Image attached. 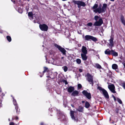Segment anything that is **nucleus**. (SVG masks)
<instances>
[{"label":"nucleus","mask_w":125,"mask_h":125,"mask_svg":"<svg viewBox=\"0 0 125 125\" xmlns=\"http://www.w3.org/2000/svg\"><path fill=\"white\" fill-rule=\"evenodd\" d=\"M82 86L80 84H78L77 85V88L78 89H80L82 88Z\"/></svg>","instance_id":"4c0bfd02"},{"label":"nucleus","mask_w":125,"mask_h":125,"mask_svg":"<svg viewBox=\"0 0 125 125\" xmlns=\"http://www.w3.org/2000/svg\"><path fill=\"white\" fill-rule=\"evenodd\" d=\"M83 108L82 106H80L79 107L78 109L76 110L80 112H82L83 111Z\"/></svg>","instance_id":"cd10ccee"},{"label":"nucleus","mask_w":125,"mask_h":125,"mask_svg":"<svg viewBox=\"0 0 125 125\" xmlns=\"http://www.w3.org/2000/svg\"><path fill=\"white\" fill-rule=\"evenodd\" d=\"M28 16L29 17L32 18L33 17V13L32 12H30L28 13Z\"/></svg>","instance_id":"2f4dec72"},{"label":"nucleus","mask_w":125,"mask_h":125,"mask_svg":"<svg viewBox=\"0 0 125 125\" xmlns=\"http://www.w3.org/2000/svg\"><path fill=\"white\" fill-rule=\"evenodd\" d=\"M73 2L74 4H76L78 5V7L79 8H80L81 6L84 7L86 5L85 3L82 1L74 0L73 1Z\"/></svg>","instance_id":"39448f33"},{"label":"nucleus","mask_w":125,"mask_h":125,"mask_svg":"<svg viewBox=\"0 0 125 125\" xmlns=\"http://www.w3.org/2000/svg\"><path fill=\"white\" fill-rule=\"evenodd\" d=\"M120 111V109L118 107L116 108L114 110L115 113H116L117 115L119 113Z\"/></svg>","instance_id":"c756f323"},{"label":"nucleus","mask_w":125,"mask_h":125,"mask_svg":"<svg viewBox=\"0 0 125 125\" xmlns=\"http://www.w3.org/2000/svg\"><path fill=\"white\" fill-rule=\"evenodd\" d=\"M49 80V79H47V81H48V80Z\"/></svg>","instance_id":"4d7b16f0"},{"label":"nucleus","mask_w":125,"mask_h":125,"mask_svg":"<svg viewBox=\"0 0 125 125\" xmlns=\"http://www.w3.org/2000/svg\"><path fill=\"white\" fill-rule=\"evenodd\" d=\"M63 82H64L65 83V84H66V85L67 84H68V82H67V81L65 80H64L63 81Z\"/></svg>","instance_id":"79ce46f5"},{"label":"nucleus","mask_w":125,"mask_h":125,"mask_svg":"<svg viewBox=\"0 0 125 125\" xmlns=\"http://www.w3.org/2000/svg\"><path fill=\"white\" fill-rule=\"evenodd\" d=\"M115 85L113 84L108 85V88L112 93H116V92L115 90Z\"/></svg>","instance_id":"f8f14e48"},{"label":"nucleus","mask_w":125,"mask_h":125,"mask_svg":"<svg viewBox=\"0 0 125 125\" xmlns=\"http://www.w3.org/2000/svg\"><path fill=\"white\" fill-rule=\"evenodd\" d=\"M97 68L98 69H101L102 67L98 63H96L95 64V67Z\"/></svg>","instance_id":"7c9ffc66"},{"label":"nucleus","mask_w":125,"mask_h":125,"mask_svg":"<svg viewBox=\"0 0 125 125\" xmlns=\"http://www.w3.org/2000/svg\"><path fill=\"white\" fill-rule=\"evenodd\" d=\"M101 5H100V7H99L98 8L94 10V12L95 13H97L98 12L99 13H101L104 12L102 10V8H101Z\"/></svg>","instance_id":"ddd939ff"},{"label":"nucleus","mask_w":125,"mask_h":125,"mask_svg":"<svg viewBox=\"0 0 125 125\" xmlns=\"http://www.w3.org/2000/svg\"><path fill=\"white\" fill-rule=\"evenodd\" d=\"M97 88L99 90L103 92V94L105 98L106 99H108L109 98V96L107 91L104 88L100 86H98Z\"/></svg>","instance_id":"20e7f679"},{"label":"nucleus","mask_w":125,"mask_h":125,"mask_svg":"<svg viewBox=\"0 0 125 125\" xmlns=\"http://www.w3.org/2000/svg\"><path fill=\"white\" fill-rule=\"evenodd\" d=\"M87 54H81V56L82 60L83 61H86L88 58L87 56L86 55Z\"/></svg>","instance_id":"6ab92c4d"},{"label":"nucleus","mask_w":125,"mask_h":125,"mask_svg":"<svg viewBox=\"0 0 125 125\" xmlns=\"http://www.w3.org/2000/svg\"><path fill=\"white\" fill-rule=\"evenodd\" d=\"M121 86H122L124 89L125 90V82H124L121 83Z\"/></svg>","instance_id":"58836bf2"},{"label":"nucleus","mask_w":125,"mask_h":125,"mask_svg":"<svg viewBox=\"0 0 125 125\" xmlns=\"http://www.w3.org/2000/svg\"><path fill=\"white\" fill-rule=\"evenodd\" d=\"M62 68L65 72H66L67 71L68 68L66 66H64L62 67Z\"/></svg>","instance_id":"f704fd0d"},{"label":"nucleus","mask_w":125,"mask_h":125,"mask_svg":"<svg viewBox=\"0 0 125 125\" xmlns=\"http://www.w3.org/2000/svg\"><path fill=\"white\" fill-rule=\"evenodd\" d=\"M111 50H110L109 49H107L104 51V53L105 54L107 55H111Z\"/></svg>","instance_id":"412c9836"},{"label":"nucleus","mask_w":125,"mask_h":125,"mask_svg":"<svg viewBox=\"0 0 125 125\" xmlns=\"http://www.w3.org/2000/svg\"><path fill=\"white\" fill-rule=\"evenodd\" d=\"M122 63L123 64V65L124 66V67L125 68V63L123 62Z\"/></svg>","instance_id":"de8ad7c7"},{"label":"nucleus","mask_w":125,"mask_h":125,"mask_svg":"<svg viewBox=\"0 0 125 125\" xmlns=\"http://www.w3.org/2000/svg\"><path fill=\"white\" fill-rule=\"evenodd\" d=\"M112 67L113 69H116L118 68V66L117 64H114L112 65Z\"/></svg>","instance_id":"bb28decb"},{"label":"nucleus","mask_w":125,"mask_h":125,"mask_svg":"<svg viewBox=\"0 0 125 125\" xmlns=\"http://www.w3.org/2000/svg\"><path fill=\"white\" fill-rule=\"evenodd\" d=\"M13 99V104L15 106V109L16 110V112L17 114H19L20 113V109L18 106V104H17L16 100L14 97H12Z\"/></svg>","instance_id":"423d86ee"},{"label":"nucleus","mask_w":125,"mask_h":125,"mask_svg":"<svg viewBox=\"0 0 125 125\" xmlns=\"http://www.w3.org/2000/svg\"><path fill=\"white\" fill-rule=\"evenodd\" d=\"M49 72V70L48 68L45 67H44V71L42 72V74L43 75L44 73L45 72L48 73Z\"/></svg>","instance_id":"b1692460"},{"label":"nucleus","mask_w":125,"mask_h":125,"mask_svg":"<svg viewBox=\"0 0 125 125\" xmlns=\"http://www.w3.org/2000/svg\"><path fill=\"white\" fill-rule=\"evenodd\" d=\"M54 45L58 49L60 52L62 53L63 55H66V51L64 48L58 45L56 43H54Z\"/></svg>","instance_id":"7ed1b4c3"},{"label":"nucleus","mask_w":125,"mask_h":125,"mask_svg":"<svg viewBox=\"0 0 125 125\" xmlns=\"http://www.w3.org/2000/svg\"><path fill=\"white\" fill-rule=\"evenodd\" d=\"M93 25V23L92 22H89L87 24V25L89 26H91Z\"/></svg>","instance_id":"ea45409f"},{"label":"nucleus","mask_w":125,"mask_h":125,"mask_svg":"<svg viewBox=\"0 0 125 125\" xmlns=\"http://www.w3.org/2000/svg\"><path fill=\"white\" fill-rule=\"evenodd\" d=\"M11 0V1L13 2V3H15V0Z\"/></svg>","instance_id":"3c124183"},{"label":"nucleus","mask_w":125,"mask_h":125,"mask_svg":"<svg viewBox=\"0 0 125 125\" xmlns=\"http://www.w3.org/2000/svg\"><path fill=\"white\" fill-rule=\"evenodd\" d=\"M86 76H87V80L90 84H91L92 86H93L94 82L93 76H92L91 74L89 73H87Z\"/></svg>","instance_id":"f03ea898"},{"label":"nucleus","mask_w":125,"mask_h":125,"mask_svg":"<svg viewBox=\"0 0 125 125\" xmlns=\"http://www.w3.org/2000/svg\"><path fill=\"white\" fill-rule=\"evenodd\" d=\"M74 87L70 86L67 89V91L69 93H71L74 90Z\"/></svg>","instance_id":"aec40b11"},{"label":"nucleus","mask_w":125,"mask_h":125,"mask_svg":"<svg viewBox=\"0 0 125 125\" xmlns=\"http://www.w3.org/2000/svg\"><path fill=\"white\" fill-rule=\"evenodd\" d=\"M40 125H44V124L43 122L41 123L40 124Z\"/></svg>","instance_id":"09e8293b"},{"label":"nucleus","mask_w":125,"mask_h":125,"mask_svg":"<svg viewBox=\"0 0 125 125\" xmlns=\"http://www.w3.org/2000/svg\"><path fill=\"white\" fill-rule=\"evenodd\" d=\"M107 4L106 3H104L103 5V7H102V10L104 12L106 10V8L107 7Z\"/></svg>","instance_id":"4be33fe9"},{"label":"nucleus","mask_w":125,"mask_h":125,"mask_svg":"<svg viewBox=\"0 0 125 125\" xmlns=\"http://www.w3.org/2000/svg\"><path fill=\"white\" fill-rule=\"evenodd\" d=\"M79 71L81 73L82 72H83V70L81 69H79Z\"/></svg>","instance_id":"49530a36"},{"label":"nucleus","mask_w":125,"mask_h":125,"mask_svg":"<svg viewBox=\"0 0 125 125\" xmlns=\"http://www.w3.org/2000/svg\"><path fill=\"white\" fill-rule=\"evenodd\" d=\"M85 106L86 108H88L90 106V104L88 102L86 101L85 103Z\"/></svg>","instance_id":"c85d7f7f"},{"label":"nucleus","mask_w":125,"mask_h":125,"mask_svg":"<svg viewBox=\"0 0 125 125\" xmlns=\"http://www.w3.org/2000/svg\"><path fill=\"white\" fill-rule=\"evenodd\" d=\"M117 100L118 102L120 104H122V102L121 100L119 98H117Z\"/></svg>","instance_id":"e433bc0d"},{"label":"nucleus","mask_w":125,"mask_h":125,"mask_svg":"<svg viewBox=\"0 0 125 125\" xmlns=\"http://www.w3.org/2000/svg\"><path fill=\"white\" fill-rule=\"evenodd\" d=\"M18 11L19 12L21 13H22L23 12L22 10L21 9V8H19L18 9Z\"/></svg>","instance_id":"a19ab883"},{"label":"nucleus","mask_w":125,"mask_h":125,"mask_svg":"<svg viewBox=\"0 0 125 125\" xmlns=\"http://www.w3.org/2000/svg\"><path fill=\"white\" fill-rule=\"evenodd\" d=\"M39 27L41 31H47L48 28V26L46 24H40L39 25Z\"/></svg>","instance_id":"1a4fd4ad"},{"label":"nucleus","mask_w":125,"mask_h":125,"mask_svg":"<svg viewBox=\"0 0 125 125\" xmlns=\"http://www.w3.org/2000/svg\"><path fill=\"white\" fill-rule=\"evenodd\" d=\"M10 125H14V123L13 122H11L10 123Z\"/></svg>","instance_id":"c03bdc74"},{"label":"nucleus","mask_w":125,"mask_h":125,"mask_svg":"<svg viewBox=\"0 0 125 125\" xmlns=\"http://www.w3.org/2000/svg\"><path fill=\"white\" fill-rule=\"evenodd\" d=\"M115 71L117 73H119V70L118 68H117V69H115Z\"/></svg>","instance_id":"a18cd8bd"},{"label":"nucleus","mask_w":125,"mask_h":125,"mask_svg":"<svg viewBox=\"0 0 125 125\" xmlns=\"http://www.w3.org/2000/svg\"><path fill=\"white\" fill-rule=\"evenodd\" d=\"M63 58H64V57H62L61 58V59H63Z\"/></svg>","instance_id":"5fc2aeb1"},{"label":"nucleus","mask_w":125,"mask_h":125,"mask_svg":"<svg viewBox=\"0 0 125 125\" xmlns=\"http://www.w3.org/2000/svg\"><path fill=\"white\" fill-rule=\"evenodd\" d=\"M15 119H16V120H18V117H17V116H16V117H15Z\"/></svg>","instance_id":"8fccbe9b"},{"label":"nucleus","mask_w":125,"mask_h":125,"mask_svg":"<svg viewBox=\"0 0 125 125\" xmlns=\"http://www.w3.org/2000/svg\"><path fill=\"white\" fill-rule=\"evenodd\" d=\"M76 62L78 64H80L81 63V60L79 59H76Z\"/></svg>","instance_id":"72a5a7b5"},{"label":"nucleus","mask_w":125,"mask_h":125,"mask_svg":"<svg viewBox=\"0 0 125 125\" xmlns=\"http://www.w3.org/2000/svg\"><path fill=\"white\" fill-rule=\"evenodd\" d=\"M111 55H112L113 56H118V53L112 50H111Z\"/></svg>","instance_id":"5701e85b"},{"label":"nucleus","mask_w":125,"mask_h":125,"mask_svg":"<svg viewBox=\"0 0 125 125\" xmlns=\"http://www.w3.org/2000/svg\"><path fill=\"white\" fill-rule=\"evenodd\" d=\"M94 19L96 21L94 23V26H100L103 23V21L102 19L100 18V17L98 16H95Z\"/></svg>","instance_id":"f257e3e1"},{"label":"nucleus","mask_w":125,"mask_h":125,"mask_svg":"<svg viewBox=\"0 0 125 125\" xmlns=\"http://www.w3.org/2000/svg\"><path fill=\"white\" fill-rule=\"evenodd\" d=\"M112 73L110 70H109L108 73H107V76H109V77L110 78H111L112 77Z\"/></svg>","instance_id":"393cba45"},{"label":"nucleus","mask_w":125,"mask_h":125,"mask_svg":"<svg viewBox=\"0 0 125 125\" xmlns=\"http://www.w3.org/2000/svg\"><path fill=\"white\" fill-rule=\"evenodd\" d=\"M19 1H20L21 0H19Z\"/></svg>","instance_id":"052dcab7"},{"label":"nucleus","mask_w":125,"mask_h":125,"mask_svg":"<svg viewBox=\"0 0 125 125\" xmlns=\"http://www.w3.org/2000/svg\"><path fill=\"white\" fill-rule=\"evenodd\" d=\"M79 92L77 91L74 90L71 94V95L74 97L77 96H79Z\"/></svg>","instance_id":"a211bd4d"},{"label":"nucleus","mask_w":125,"mask_h":125,"mask_svg":"<svg viewBox=\"0 0 125 125\" xmlns=\"http://www.w3.org/2000/svg\"><path fill=\"white\" fill-rule=\"evenodd\" d=\"M71 106L73 108H74V105H73V104H71Z\"/></svg>","instance_id":"603ef678"},{"label":"nucleus","mask_w":125,"mask_h":125,"mask_svg":"<svg viewBox=\"0 0 125 125\" xmlns=\"http://www.w3.org/2000/svg\"><path fill=\"white\" fill-rule=\"evenodd\" d=\"M74 111H72L71 110L70 111V115L71 116L72 118L74 119V120H78V118H77L76 119V118L74 116Z\"/></svg>","instance_id":"f3484780"},{"label":"nucleus","mask_w":125,"mask_h":125,"mask_svg":"<svg viewBox=\"0 0 125 125\" xmlns=\"http://www.w3.org/2000/svg\"><path fill=\"white\" fill-rule=\"evenodd\" d=\"M84 102H85V101H82V103H84Z\"/></svg>","instance_id":"864d4df0"},{"label":"nucleus","mask_w":125,"mask_h":125,"mask_svg":"<svg viewBox=\"0 0 125 125\" xmlns=\"http://www.w3.org/2000/svg\"><path fill=\"white\" fill-rule=\"evenodd\" d=\"M114 38L113 37H111L110 39L109 40V41L110 44H109V45L111 47L114 46Z\"/></svg>","instance_id":"2eb2a0df"},{"label":"nucleus","mask_w":125,"mask_h":125,"mask_svg":"<svg viewBox=\"0 0 125 125\" xmlns=\"http://www.w3.org/2000/svg\"><path fill=\"white\" fill-rule=\"evenodd\" d=\"M115 85L113 84L108 85V88L112 93H116V92L115 90Z\"/></svg>","instance_id":"9b49d317"},{"label":"nucleus","mask_w":125,"mask_h":125,"mask_svg":"<svg viewBox=\"0 0 125 125\" xmlns=\"http://www.w3.org/2000/svg\"><path fill=\"white\" fill-rule=\"evenodd\" d=\"M84 38L85 41H90V40H91L94 42H96L98 41V40L96 38L90 35H86L85 36Z\"/></svg>","instance_id":"0eeeda50"},{"label":"nucleus","mask_w":125,"mask_h":125,"mask_svg":"<svg viewBox=\"0 0 125 125\" xmlns=\"http://www.w3.org/2000/svg\"><path fill=\"white\" fill-rule=\"evenodd\" d=\"M6 38L8 41L9 42H10L11 41V37L9 36H7Z\"/></svg>","instance_id":"473e14b6"},{"label":"nucleus","mask_w":125,"mask_h":125,"mask_svg":"<svg viewBox=\"0 0 125 125\" xmlns=\"http://www.w3.org/2000/svg\"><path fill=\"white\" fill-rule=\"evenodd\" d=\"M98 5L97 4H95L92 7V8L93 9H96L98 7Z\"/></svg>","instance_id":"c9c22d12"},{"label":"nucleus","mask_w":125,"mask_h":125,"mask_svg":"<svg viewBox=\"0 0 125 125\" xmlns=\"http://www.w3.org/2000/svg\"><path fill=\"white\" fill-rule=\"evenodd\" d=\"M28 1H29L30 0H27Z\"/></svg>","instance_id":"13d9d810"},{"label":"nucleus","mask_w":125,"mask_h":125,"mask_svg":"<svg viewBox=\"0 0 125 125\" xmlns=\"http://www.w3.org/2000/svg\"><path fill=\"white\" fill-rule=\"evenodd\" d=\"M83 94L88 99L90 100L91 98V94L88 92L87 90H84L82 92Z\"/></svg>","instance_id":"9d476101"},{"label":"nucleus","mask_w":125,"mask_h":125,"mask_svg":"<svg viewBox=\"0 0 125 125\" xmlns=\"http://www.w3.org/2000/svg\"><path fill=\"white\" fill-rule=\"evenodd\" d=\"M42 76H41V75H40V77H42Z\"/></svg>","instance_id":"bf43d9fd"},{"label":"nucleus","mask_w":125,"mask_h":125,"mask_svg":"<svg viewBox=\"0 0 125 125\" xmlns=\"http://www.w3.org/2000/svg\"><path fill=\"white\" fill-rule=\"evenodd\" d=\"M112 96L114 98V100L115 101H116V99L115 97L113 95Z\"/></svg>","instance_id":"37998d69"},{"label":"nucleus","mask_w":125,"mask_h":125,"mask_svg":"<svg viewBox=\"0 0 125 125\" xmlns=\"http://www.w3.org/2000/svg\"><path fill=\"white\" fill-rule=\"evenodd\" d=\"M58 114L59 117L58 118V119L60 120L61 121H65L67 120L66 118H65V115L62 112H61L60 111H59L58 112Z\"/></svg>","instance_id":"6e6552de"},{"label":"nucleus","mask_w":125,"mask_h":125,"mask_svg":"<svg viewBox=\"0 0 125 125\" xmlns=\"http://www.w3.org/2000/svg\"><path fill=\"white\" fill-rule=\"evenodd\" d=\"M120 19L122 24L125 26V20L124 16L122 14L120 15Z\"/></svg>","instance_id":"4468645a"},{"label":"nucleus","mask_w":125,"mask_h":125,"mask_svg":"<svg viewBox=\"0 0 125 125\" xmlns=\"http://www.w3.org/2000/svg\"><path fill=\"white\" fill-rule=\"evenodd\" d=\"M78 33L79 34H81V33H80V32H78Z\"/></svg>","instance_id":"6e6d98bb"},{"label":"nucleus","mask_w":125,"mask_h":125,"mask_svg":"<svg viewBox=\"0 0 125 125\" xmlns=\"http://www.w3.org/2000/svg\"><path fill=\"white\" fill-rule=\"evenodd\" d=\"M82 54H87V48L84 46H83L81 49Z\"/></svg>","instance_id":"dca6fc26"},{"label":"nucleus","mask_w":125,"mask_h":125,"mask_svg":"<svg viewBox=\"0 0 125 125\" xmlns=\"http://www.w3.org/2000/svg\"><path fill=\"white\" fill-rule=\"evenodd\" d=\"M46 77H47L50 78L52 79H53L55 78V75H54L53 73H52L50 75L47 76Z\"/></svg>","instance_id":"a878e982"}]
</instances>
